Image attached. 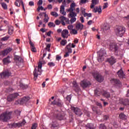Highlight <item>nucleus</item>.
<instances>
[{"mask_svg":"<svg viewBox=\"0 0 129 129\" xmlns=\"http://www.w3.org/2000/svg\"><path fill=\"white\" fill-rule=\"evenodd\" d=\"M67 44V40L65 39H62L60 42L61 46H65Z\"/></svg>","mask_w":129,"mask_h":129,"instance_id":"obj_34","label":"nucleus"},{"mask_svg":"<svg viewBox=\"0 0 129 129\" xmlns=\"http://www.w3.org/2000/svg\"><path fill=\"white\" fill-rule=\"evenodd\" d=\"M59 4L62 3V5L60 6V13L62 15L65 16L67 13L65 12V6L67 5L66 0H57Z\"/></svg>","mask_w":129,"mask_h":129,"instance_id":"obj_3","label":"nucleus"},{"mask_svg":"<svg viewBox=\"0 0 129 129\" xmlns=\"http://www.w3.org/2000/svg\"><path fill=\"white\" fill-rule=\"evenodd\" d=\"M49 20V17H48V16H47L46 18H44V22H45V23H47L48 22Z\"/></svg>","mask_w":129,"mask_h":129,"instance_id":"obj_55","label":"nucleus"},{"mask_svg":"<svg viewBox=\"0 0 129 129\" xmlns=\"http://www.w3.org/2000/svg\"><path fill=\"white\" fill-rule=\"evenodd\" d=\"M108 7V3H104L102 9L104 10V9L107 8Z\"/></svg>","mask_w":129,"mask_h":129,"instance_id":"obj_44","label":"nucleus"},{"mask_svg":"<svg viewBox=\"0 0 129 129\" xmlns=\"http://www.w3.org/2000/svg\"><path fill=\"white\" fill-rule=\"evenodd\" d=\"M70 21H71V24H72L73 23L76 22V17L72 18L70 20Z\"/></svg>","mask_w":129,"mask_h":129,"instance_id":"obj_48","label":"nucleus"},{"mask_svg":"<svg viewBox=\"0 0 129 129\" xmlns=\"http://www.w3.org/2000/svg\"><path fill=\"white\" fill-rule=\"evenodd\" d=\"M14 32V27L13 26L8 27V33L12 35Z\"/></svg>","mask_w":129,"mask_h":129,"instance_id":"obj_30","label":"nucleus"},{"mask_svg":"<svg viewBox=\"0 0 129 129\" xmlns=\"http://www.w3.org/2000/svg\"><path fill=\"white\" fill-rule=\"evenodd\" d=\"M101 93V92L100 90L99 89L95 90V95H97V96H100Z\"/></svg>","mask_w":129,"mask_h":129,"instance_id":"obj_38","label":"nucleus"},{"mask_svg":"<svg viewBox=\"0 0 129 129\" xmlns=\"http://www.w3.org/2000/svg\"><path fill=\"white\" fill-rule=\"evenodd\" d=\"M64 58L69 57V54L72 53V49L71 48V43H70L64 48Z\"/></svg>","mask_w":129,"mask_h":129,"instance_id":"obj_4","label":"nucleus"},{"mask_svg":"<svg viewBox=\"0 0 129 129\" xmlns=\"http://www.w3.org/2000/svg\"><path fill=\"white\" fill-rule=\"evenodd\" d=\"M73 28H74V26L73 25H69L68 26V29L69 30H73Z\"/></svg>","mask_w":129,"mask_h":129,"instance_id":"obj_63","label":"nucleus"},{"mask_svg":"<svg viewBox=\"0 0 129 129\" xmlns=\"http://www.w3.org/2000/svg\"><path fill=\"white\" fill-rule=\"evenodd\" d=\"M102 95L106 98H109L110 96V93L107 91L104 92V93L102 94Z\"/></svg>","mask_w":129,"mask_h":129,"instance_id":"obj_33","label":"nucleus"},{"mask_svg":"<svg viewBox=\"0 0 129 129\" xmlns=\"http://www.w3.org/2000/svg\"><path fill=\"white\" fill-rule=\"evenodd\" d=\"M50 15L54 17H57L58 16V13L57 12H54V11L51 12Z\"/></svg>","mask_w":129,"mask_h":129,"instance_id":"obj_36","label":"nucleus"},{"mask_svg":"<svg viewBox=\"0 0 129 129\" xmlns=\"http://www.w3.org/2000/svg\"><path fill=\"white\" fill-rule=\"evenodd\" d=\"M47 65L49 67H55V63H54L53 62H48L47 63Z\"/></svg>","mask_w":129,"mask_h":129,"instance_id":"obj_41","label":"nucleus"},{"mask_svg":"<svg viewBox=\"0 0 129 129\" xmlns=\"http://www.w3.org/2000/svg\"><path fill=\"white\" fill-rule=\"evenodd\" d=\"M13 49L11 47H7L4 50H2L0 52V55L1 56H3V57H5V56H7L10 52H12Z\"/></svg>","mask_w":129,"mask_h":129,"instance_id":"obj_9","label":"nucleus"},{"mask_svg":"<svg viewBox=\"0 0 129 129\" xmlns=\"http://www.w3.org/2000/svg\"><path fill=\"white\" fill-rule=\"evenodd\" d=\"M73 87L75 88H76V89H77L78 90L79 89V88H78V84H77L76 82L74 81L73 82Z\"/></svg>","mask_w":129,"mask_h":129,"instance_id":"obj_42","label":"nucleus"},{"mask_svg":"<svg viewBox=\"0 0 129 129\" xmlns=\"http://www.w3.org/2000/svg\"><path fill=\"white\" fill-rule=\"evenodd\" d=\"M85 11H86V10L85 8H84L83 7H82L81 8V12L82 13V14H84L85 13V12H86Z\"/></svg>","mask_w":129,"mask_h":129,"instance_id":"obj_56","label":"nucleus"},{"mask_svg":"<svg viewBox=\"0 0 129 129\" xmlns=\"http://www.w3.org/2000/svg\"><path fill=\"white\" fill-rule=\"evenodd\" d=\"M84 28V26L83 24L81 23H78L76 25V28L77 30H82Z\"/></svg>","mask_w":129,"mask_h":129,"instance_id":"obj_25","label":"nucleus"},{"mask_svg":"<svg viewBox=\"0 0 129 129\" xmlns=\"http://www.w3.org/2000/svg\"><path fill=\"white\" fill-rule=\"evenodd\" d=\"M125 27L123 26H118L116 29V34L119 37H122L125 32Z\"/></svg>","mask_w":129,"mask_h":129,"instance_id":"obj_5","label":"nucleus"},{"mask_svg":"<svg viewBox=\"0 0 129 129\" xmlns=\"http://www.w3.org/2000/svg\"><path fill=\"white\" fill-rule=\"evenodd\" d=\"M69 33V32H68V30H64L61 32V37L63 39L68 38V34Z\"/></svg>","mask_w":129,"mask_h":129,"instance_id":"obj_21","label":"nucleus"},{"mask_svg":"<svg viewBox=\"0 0 129 129\" xmlns=\"http://www.w3.org/2000/svg\"><path fill=\"white\" fill-rule=\"evenodd\" d=\"M12 114H13V111H6L0 115V120L3 122H7L12 118Z\"/></svg>","mask_w":129,"mask_h":129,"instance_id":"obj_1","label":"nucleus"},{"mask_svg":"<svg viewBox=\"0 0 129 129\" xmlns=\"http://www.w3.org/2000/svg\"><path fill=\"white\" fill-rule=\"evenodd\" d=\"M56 118L59 120H61L63 119L64 117V113L63 112H59L56 116Z\"/></svg>","mask_w":129,"mask_h":129,"instance_id":"obj_20","label":"nucleus"},{"mask_svg":"<svg viewBox=\"0 0 129 129\" xmlns=\"http://www.w3.org/2000/svg\"><path fill=\"white\" fill-rule=\"evenodd\" d=\"M55 24L56 25H60V21H59V20H55Z\"/></svg>","mask_w":129,"mask_h":129,"instance_id":"obj_60","label":"nucleus"},{"mask_svg":"<svg viewBox=\"0 0 129 129\" xmlns=\"http://www.w3.org/2000/svg\"><path fill=\"white\" fill-rule=\"evenodd\" d=\"M111 82L113 84V85L116 86L120 87V86L121 85V83L119 80L117 79H113L111 80Z\"/></svg>","mask_w":129,"mask_h":129,"instance_id":"obj_19","label":"nucleus"},{"mask_svg":"<svg viewBox=\"0 0 129 129\" xmlns=\"http://www.w3.org/2000/svg\"><path fill=\"white\" fill-rule=\"evenodd\" d=\"M20 87L23 89H25L28 88V86L27 85H24L22 83H20Z\"/></svg>","mask_w":129,"mask_h":129,"instance_id":"obj_35","label":"nucleus"},{"mask_svg":"<svg viewBox=\"0 0 129 129\" xmlns=\"http://www.w3.org/2000/svg\"><path fill=\"white\" fill-rule=\"evenodd\" d=\"M11 127L16 128L17 127V123H13L10 124Z\"/></svg>","mask_w":129,"mask_h":129,"instance_id":"obj_54","label":"nucleus"},{"mask_svg":"<svg viewBox=\"0 0 129 129\" xmlns=\"http://www.w3.org/2000/svg\"><path fill=\"white\" fill-rule=\"evenodd\" d=\"M2 7L4 10H8V6L5 3H1Z\"/></svg>","mask_w":129,"mask_h":129,"instance_id":"obj_39","label":"nucleus"},{"mask_svg":"<svg viewBox=\"0 0 129 129\" xmlns=\"http://www.w3.org/2000/svg\"><path fill=\"white\" fill-rule=\"evenodd\" d=\"M42 67V63L41 62L39 63L38 67V70H37L36 69H35L34 71V78H37L38 75H41Z\"/></svg>","mask_w":129,"mask_h":129,"instance_id":"obj_7","label":"nucleus"},{"mask_svg":"<svg viewBox=\"0 0 129 129\" xmlns=\"http://www.w3.org/2000/svg\"><path fill=\"white\" fill-rule=\"evenodd\" d=\"M72 98V96H71V95H68L66 97V99L69 101V102H70V101L71 100Z\"/></svg>","mask_w":129,"mask_h":129,"instance_id":"obj_45","label":"nucleus"},{"mask_svg":"<svg viewBox=\"0 0 129 129\" xmlns=\"http://www.w3.org/2000/svg\"><path fill=\"white\" fill-rule=\"evenodd\" d=\"M90 85H91V84H90V82H89L88 81L84 80L81 82V86L83 88H87Z\"/></svg>","mask_w":129,"mask_h":129,"instance_id":"obj_14","label":"nucleus"},{"mask_svg":"<svg viewBox=\"0 0 129 129\" xmlns=\"http://www.w3.org/2000/svg\"><path fill=\"white\" fill-rule=\"evenodd\" d=\"M119 118L122 120H126L127 117L124 113L121 112L119 114Z\"/></svg>","mask_w":129,"mask_h":129,"instance_id":"obj_26","label":"nucleus"},{"mask_svg":"<svg viewBox=\"0 0 129 129\" xmlns=\"http://www.w3.org/2000/svg\"><path fill=\"white\" fill-rule=\"evenodd\" d=\"M17 63L19 68H22L23 66V58L20 56H17Z\"/></svg>","mask_w":129,"mask_h":129,"instance_id":"obj_10","label":"nucleus"},{"mask_svg":"<svg viewBox=\"0 0 129 129\" xmlns=\"http://www.w3.org/2000/svg\"><path fill=\"white\" fill-rule=\"evenodd\" d=\"M17 2L19 4H17V6L18 7H20V5H21L22 6V8L24 10V12L25 11V8H24V5L22 0H17Z\"/></svg>","mask_w":129,"mask_h":129,"instance_id":"obj_24","label":"nucleus"},{"mask_svg":"<svg viewBox=\"0 0 129 129\" xmlns=\"http://www.w3.org/2000/svg\"><path fill=\"white\" fill-rule=\"evenodd\" d=\"M87 2H88V0H81L80 2V5L81 6L84 4H86Z\"/></svg>","mask_w":129,"mask_h":129,"instance_id":"obj_49","label":"nucleus"},{"mask_svg":"<svg viewBox=\"0 0 129 129\" xmlns=\"http://www.w3.org/2000/svg\"><path fill=\"white\" fill-rule=\"evenodd\" d=\"M30 98L29 97H24L22 99L20 100V104H23L24 103H25V102H27V101H28L29 100Z\"/></svg>","mask_w":129,"mask_h":129,"instance_id":"obj_23","label":"nucleus"},{"mask_svg":"<svg viewBox=\"0 0 129 129\" xmlns=\"http://www.w3.org/2000/svg\"><path fill=\"white\" fill-rule=\"evenodd\" d=\"M44 10V8L42 6H39L37 11L39 12L40 10L43 11Z\"/></svg>","mask_w":129,"mask_h":129,"instance_id":"obj_58","label":"nucleus"},{"mask_svg":"<svg viewBox=\"0 0 129 129\" xmlns=\"http://www.w3.org/2000/svg\"><path fill=\"white\" fill-rule=\"evenodd\" d=\"M48 26L50 27H55V25L54 24L53 22H48Z\"/></svg>","mask_w":129,"mask_h":129,"instance_id":"obj_43","label":"nucleus"},{"mask_svg":"<svg viewBox=\"0 0 129 129\" xmlns=\"http://www.w3.org/2000/svg\"><path fill=\"white\" fill-rule=\"evenodd\" d=\"M119 47L115 43H111L109 45V50L114 52L115 55L117 56L119 52Z\"/></svg>","mask_w":129,"mask_h":129,"instance_id":"obj_2","label":"nucleus"},{"mask_svg":"<svg viewBox=\"0 0 129 129\" xmlns=\"http://www.w3.org/2000/svg\"><path fill=\"white\" fill-rule=\"evenodd\" d=\"M107 61L110 65H113L116 62V59L114 56H112L110 58L107 59Z\"/></svg>","mask_w":129,"mask_h":129,"instance_id":"obj_18","label":"nucleus"},{"mask_svg":"<svg viewBox=\"0 0 129 129\" xmlns=\"http://www.w3.org/2000/svg\"><path fill=\"white\" fill-rule=\"evenodd\" d=\"M93 12L96 13L98 12L99 14L102 13V7L101 6H99V7H96L94 8L93 9Z\"/></svg>","mask_w":129,"mask_h":129,"instance_id":"obj_17","label":"nucleus"},{"mask_svg":"<svg viewBox=\"0 0 129 129\" xmlns=\"http://www.w3.org/2000/svg\"><path fill=\"white\" fill-rule=\"evenodd\" d=\"M110 29V26L108 24H105L103 28V31L105 32Z\"/></svg>","mask_w":129,"mask_h":129,"instance_id":"obj_31","label":"nucleus"},{"mask_svg":"<svg viewBox=\"0 0 129 129\" xmlns=\"http://www.w3.org/2000/svg\"><path fill=\"white\" fill-rule=\"evenodd\" d=\"M66 24H71V21L68 19V18H66L65 20Z\"/></svg>","mask_w":129,"mask_h":129,"instance_id":"obj_53","label":"nucleus"},{"mask_svg":"<svg viewBox=\"0 0 129 129\" xmlns=\"http://www.w3.org/2000/svg\"><path fill=\"white\" fill-rule=\"evenodd\" d=\"M72 33L74 35H76L78 33V32L77 30H76L75 29H73L72 30Z\"/></svg>","mask_w":129,"mask_h":129,"instance_id":"obj_61","label":"nucleus"},{"mask_svg":"<svg viewBox=\"0 0 129 129\" xmlns=\"http://www.w3.org/2000/svg\"><path fill=\"white\" fill-rule=\"evenodd\" d=\"M11 74L12 73L9 72V71H4L0 73V76L1 78H5V77H10Z\"/></svg>","mask_w":129,"mask_h":129,"instance_id":"obj_11","label":"nucleus"},{"mask_svg":"<svg viewBox=\"0 0 129 129\" xmlns=\"http://www.w3.org/2000/svg\"><path fill=\"white\" fill-rule=\"evenodd\" d=\"M71 109L72 111H74L75 114L78 115V116H81L82 115H83V112H82L81 109L73 106L71 107Z\"/></svg>","mask_w":129,"mask_h":129,"instance_id":"obj_8","label":"nucleus"},{"mask_svg":"<svg viewBox=\"0 0 129 129\" xmlns=\"http://www.w3.org/2000/svg\"><path fill=\"white\" fill-rule=\"evenodd\" d=\"M92 4L96 5L97 4V0H92Z\"/></svg>","mask_w":129,"mask_h":129,"instance_id":"obj_64","label":"nucleus"},{"mask_svg":"<svg viewBox=\"0 0 129 129\" xmlns=\"http://www.w3.org/2000/svg\"><path fill=\"white\" fill-rule=\"evenodd\" d=\"M97 53L100 56H104L106 54V51L104 48H101Z\"/></svg>","mask_w":129,"mask_h":129,"instance_id":"obj_22","label":"nucleus"},{"mask_svg":"<svg viewBox=\"0 0 129 129\" xmlns=\"http://www.w3.org/2000/svg\"><path fill=\"white\" fill-rule=\"evenodd\" d=\"M98 62H101L103 60V55H100L99 54H98Z\"/></svg>","mask_w":129,"mask_h":129,"instance_id":"obj_40","label":"nucleus"},{"mask_svg":"<svg viewBox=\"0 0 129 129\" xmlns=\"http://www.w3.org/2000/svg\"><path fill=\"white\" fill-rule=\"evenodd\" d=\"M37 127V124L36 123H34L33 124L31 127V129H36Z\"/></svg>","mask_w":129,"mask_h":129,"instance_id":"obj_50","label":"nucleus"},{"mask_svg":"<svg viewBox=\"0 0 129 129\" xmlns=\"http://www.w3.org/2000/svg\"><path fill=\"white\" fill-rule=\"evenodd\" d=\"M99 129H106V127L104 124H100Z\"/></svg>","mask_w":129,"mask_h":129,"instance_id":"obj_47","label":"nucleus"},{"mask_svg":"<svg viewBox=\"0 0 129 129\" xmlns=\"http://www.w3.org/2000/svg\"><path fill=\"white\" fill-rule=\"evenodd\" d=\"M51 104L53 105H56L59 107H62V101L59 99L54 100L53 101L51 102Z\"/></svg>","mask_w":129,"mask_h":129,"instance_id":"obj_12","label":"nucleus"},{"mask_svg":"<svg viewBox=\"0 0 129 129\" xmlns=\"http://www.w3.org/2000/svg\"><path fill=\"white\" fill-rule=\"evenodd\" d=\"M47 9L48 10H52L53 9V6L51 4H49V5H47Z\"/></svg>","mask_w":129,"mask_h":129,"instance_id":"obj_52","label":"nucleus"},{"mask_svg":"<svg viewBox=\"0 0 129 129\" xmlns=\"http://www.w3.org/2000/svg\"><path fill=\"white\" fill-rule=\"evenodd\" d=\"M10 38V36H6L3 38H2V41H8L9 40V38Z\"/></svg>","mask_w":129,"mask_h":129,"instance_id":"obj_46","label":"nucleus"},{"mask_svg":"<svg viewBox=\"0 0 129 129\" xmlns=\"http://www.w3.org/2000/svg\"><path fill=\"white\" fill-rule=\"evenodd\" d=\"M61 59V56L59 55H56V60L57 61H59Z\"/></svg>","mask_w":129,"mask_h":129,"instance_id":"obj_51","label":"nucleus"},{"mask_svg":"<svg viewBox=\"0 0 129 129\" xmlns=\"http://www.w3.org/2000/svg\"><path fill=\"white\" fill-rule=\"evenodd\" d=\"M69 16L71 18H75V17L77 16V13H75V12H72L70 13Z\"/></svg>","mask_w":129,"mask_h":129,"instance_id":"obj_32","label":"nucleus"},{"mask_svg":"<svg viewBox=\"0 0 129 129\" xmlns=\"http://www.w3.org/2000/svg\"><path fill=\"white\" fill-rule=\"evenodd\" d=\"M87 127L89 128V129H94V126L92 125V123H89L86 125Z\"/></svg>","mask_w":129,"mask_h":129,"instance_id":"obj_37","label":"nucleus"},{"mask_svg":"<svg viewBox=\"0 0 129 129\" xmlns=\"http://www.w3.org/2000/svg\"><path fill=\"white\" fill-rule=\"evenodd\" d=\"M69 12L70 13L74 12V8L70 7V9H69Z\"/></svg>","mask_w":129,"mask_h":129,"instance_id":"obj_62","label":"nucleus"},{"mask_svg":"<svg viewBox=\"0 0 129 129\" xmlns=\"http://www.w3.org/2000/svg\"><path fill=\"white\" fill-rule=\"evenodd\" d=\"M93 76L94 78L97 80L98 82H102L104 81V77L101 74L98 73L97 72L93 73Z\"/></svg>","mask_w":129,"mask_h":129,"instance_id":"obj_6","label":"nucleus"},{"mask_svg":"<svg viewBox=\"0 0 129 129\" xmlns=\"http://www.w3.org/2000/svg\"><path fill=\"white\" fill-rule=\"evenodd\" d=\"M29 43L30 44L31 48H33L34 47V44L33 43V42L31 40H30Z\"/></svg>","mask_w":129,"mask_h":129,"instance_id":"obj_59","label":"nucleus"},{"mask_svg":"<svg viewBox=\"0 0 129 129\" xmlns=\"http://www.w3.org/2000/svg\"><path fill=\"white\" fill-rule=\"evenodd\" d=\"M11 57L10 56H8L7 57L3 59V63L4 64H8L9 63H11V61L10 60V58Z\"/></svg>","mask_w":129,"mask_h":129,"instance_id":"obj_28","label":"nucleus"},{"mask_svg":"<svg viewBox=\"0 0 129 129\" xmlns=\"http://www.w3.org/2000/svg\"><path fill=\"white\" fill-rule=\"evenodd\" d=\"M96 105H97L99 108H102V105L100 102H97V103H96Z\"/></svg>","mask_w":129,"mask_h":129,"instance_id":"obj_57","label":"nucleus"},{"mask_svg":"<svg viewBox=\"0 0 129 129\" xmlns=\"http://www.w3.org/2000/svg\"><path fill=\"white\" fill-rule=\"evenodd\" d=\"M26 123V122L25 121V119H23L22 121L18 122L17 123V126L18 127H20L21 126H23L25 125Z\"/></svg>","mask_w":129,"mask_h":129,"instance_id":"obj_27","label":"nucleus"},{"mask_svg":"<svg viewBox=\"0 0 129 129\" xmlns=\"http://www.w3.org/2000/svg\"><path fill=\"white\" fill-rule=\"evenodd\" d=\"M117 75L120 79L125 78V75H124V73H123V71H122V69L121 68L117 72Z\"/></svg>","mask_w":129,"mask_h":129,"instance_id":"obj_13","label":"nucleus"},{"mask_svg":"<svg viewBox=\"0 0 129 129\" xmlns=\"http://www.w3.org/2000/svg\"><path fill=\"white\" fill-rule=\"evenodd\" d=\"M120 103L124 106H129V99L128 98L121 99Z\"/></svg>","mask_w":129,"mask_h":129,"instance_id":"obj_16","label":"nucleus"},{"mask_svg":"<svg viewBox=\"0 0 129 129\" xmlns=\"http://www.w3.org/2000/svg\"><path fill=\"white\" fill-rule=\"evenodd\" d=\"M17 98V93L13 94L8 96L7 97V101L9 102H11V101H13L15 99V98Z\"/></svg>","mask_w":129,"mask_h":129,"instance_id":"obj_15","label":"nucleus"},{"mask_svg":"<svg viewBox=\"0 0 129 129\" xmlns=\"http://www.w3.org/2000/svg\"><path fill=\"white\" fill-rule=\"evenodd\" d=\"M60 22L61 23V24L63 26H65L66 25L65 21L66 20V18L64 16H62L60 17Z\"/></svg>","mask_w":129,"mask_h":129,"instance_id":"obj_29","label":"nucleus"}]
</instances>
